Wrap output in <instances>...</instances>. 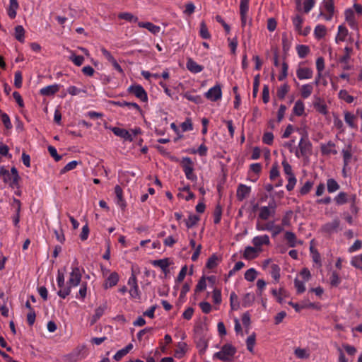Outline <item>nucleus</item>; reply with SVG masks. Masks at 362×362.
Wrapping results in <instances>:
<instances>
[{"instance_id": "f257e3e1", "label": "nucleus", "mask_w": 362, "mask_h": 362, "mask_svg": "<svg viewBox=\"0 0 362 362\" xmlns=\"http://www.w3.org/2000/svg\"><path fill=\"white\" fill-rule=\"evenodd\" d=\"M81 270L78 267H72V270L69 275V279L66 282V287L63 289H59L57 292V295L64 299L66 298L71 291V288L78 286L81 281Z\"/></svg>"}, {"instance_id": "f03ea898", "label": "nucleus", "mask_w": 362, "mask_h": 362, "mask_svg": "<svg viewBox=\"0 0 362 362\" xmlns=\"http://www.w3.org/2000/svg\"><path fill=\"white\" fill-rule=\"evenodd\" d=\"M237 350L235 346L230 344H226L222 347L220 351L216 352L214 354V358H216L222 361H230L235 356Z\"/></svg>"}, {"instance_id": "7ed1b4c3", "label": "nucleus", "mask_w": 362, "mask_h": 362, "mask_svg": "<svg viewBox=\"0 0 362 362\" xmlns=\"http://www.w3.org/2000/svg\"><path fill=\"white\" fill-rule=\"evenodd\" d=\"M180 165L186 176V178L192 182H196L197 180V176L194 173V162L189 157L182 158Z\"/></svg>"}, {"instance_id": "20e7f679", "label": "nucleus", "mask_w": 362, "mask_h": 362, "mask_svg": "<svg viewBox=\"0 0 362 362\" xmlns=\"http://www.w3.org/2000/svg\"><path fill=\"white\" fill-rule=\"evenodd\" d=\"M276 207V205L274 200L269 202L268 206H261L259 209L258 218L264 221L267 220L270 216L274 215Z\"/></svg>"}, {"instance_id": "39448f33", "label": "nucleus", "mask_w": 362, "mask_h": 362, "mask_svg": "<svg viewBox=\"0 0 362 362\" xmlns=\"http://www.w3.org/2000/svg\"><path fill=\"white\" fill-rule=\"evenodd\" d=\"M298 148L295 151L296 157H307L310 154L311 144L308 140L302 138L299 142Z\"/></svg>"}, {"instance_id": "423d86ee", "label": "nucleus", "mask_w": 362, "mask_h": 362, "mask_svg": "<svg viewBox=\"0 0 362 362\" xmlns=\"http://www.w3.org/2000/svg\"><path fill=\"white\" fill-rule=\"evenodd\" d=\"M322 6L327 13H324L322 11L318 13L319 16H322L326 21L332 20L334 13V0H324Z\"/></svg>"}, {"instance_id": "0eeeda50", "label": "nucleus", "mask_w": 362, "mask_h": 362, "mask_svg": "<svg viewBox=\"0 0 362 362\" xmlns=\"http://www.w3.org/2000/svg\"><path fill=\"white\" fill-rule=\"evenodd\" d=\"M128 92L134 94L137 98L140 99L142 102L148 100V95L145 89L139 84L132 85L128 88Z\"/></svg>"}, {"instance_id": "6e6552de", "label": "nucleus", "mask_w": 362, "mask_h": 362, "mask_svg": "<svg viewBox=\"0 0 362 362\" xmlns=\"http://www.w3.org/2000/svg\"><path fill=\"white\" fill-rule=\"evenodd\" d=\"M205 97L213 102H216L220 100L222 97V91L221 86L217 84L214 87L209 89L207 92L205 93Z\"/></svg>"}, {"instance_id": "1a4fd4ad", "label": "nucleus", "mask_w": 362, "mask_h": 362, "mask_svg": "<svg viewBox=\"0 0 362 362\" xmlns=\"http://www.w3.org/2000/svg\"><path fill=\"white\" fill-rule=\"evenodd\" d=\"M252 192V188L244 184H239L236 190V197L240 202L247 198Z\"/></svg>"}, {"instance_id": "9d476101", "label": "nucleus", "mask_w": 362, "mask_h": 362, "mask_svg": "<svg viewBox=\"0 0 362 362\" xmlns=\"http://www.w3.org/2000/svg\"><path fill=\"white\" fill-rule=\"evenodd\" d=\"M284 239L288 245L291 247H295L298 245L303 244V242L298 240L296 234L291 231H286L284 234Z\"/></svg>"}, {"instance_id": "9b49d317", "label": "nucleus", "mask_w": 362, "mask_h": 362, "mask_svg": "<svg viewBox=\"0 0 362 362\" xmlns=\"http://www.w3.org/2000/svg\"><path fill=\"white\" fill-rule=\"evenodd\" d=\"M252 243L256 248L261 249L263 245L270 244L269 237L267 235H257L252 238Z\"/></svg>"}, {"instance_id": "f8f14e48", "label": "nucleus", "mask_w": 362, "mask_h": 362, "mask_svg": "<svg viewBox=\"0 0 362 362\" xmlns=\"http://www.w3.org/2000/svg\"><path fill=\"white\" fill-rule=\"evenodd\" d=\"M115 193L116 195V204L124 209L127 206V203L123 196V190L119 185H117L115 187Z\"/></svg>"}, {"instance_id": "ddd939ff", "label": "nucleus", "mask_w": 362, "mask_h": 362, "mask_svg": "<svg viewBox=\"0 0 362 362\" xmlns=\"http://www.w3.org/2000/svg\"><path fill=\"white\" fill-rule=\"evenodd\" d=\"M111 131L116 136L122 138L127 141H132L133 140V138L130 133L125 129L115 127L111 128Z\"/></svg>"}, {"instance_id": "4468645a", "label": "nucleus", "mask_w": 362, "mask_h": 362, "mask_svg": "<svg viewBox=\"0 0 362 362\" xmlns=\"http://www.w3.org/2000/svg\"><path fill=\"white\" fill-rule=\"evenodd\" d=\"M187 69L192 74H198L203 71L204 66L198 64L192 58H188L186 63Z\"/></svg>"}, {"instance_id": "2eb2a0df", "label": "nucleus", "mask_w": 362, "mask_h": 362, "mask_svg": "<svg viewBox=\"0 0 362 362\" xmlns=\"http://www.w3.org/2000/svg\"><path fill=\"white\" fill-rule=\"evenodd\" d=\"M119 277L117 272H112L109 276L106 279L105 282L103 284V287L105 289L112 288L116 286L119 281Z\"/></svg>"}, {"instance_id": "dca6fc26", "label": "nucleus", "mask_w": 362, "mask_h": 362, "mask_svg": "<svg viewBox=\"0 0 362 362\" xmlns=\"http://www.w3.org/2000/svg\"><path fill=\"white\" fill-rule=\"evenodd\" d=\"M262 251V249H257L255 247L247 246L245 247L243 257L246 259H252L257 257L259 252Z\"/></svg>"}, {"instance_id": "f3484780", "label": "nucleus", "mask_w": 362, "mask_h": 362, "mask_svg": "<svg viewBox=\"0 0 362 362\" xmlns=\"http://www.w3.org/2000/svg\"><path fill=\"white\" fill-rule=\"evenodd\" d=\"M138 25L140 28H144L147 29L149 32H151L153 35L158 34L160 31V27L151 22H139Z\"/></svg>"}, {"instance_id": "a211bd4d", "label": "nucleus", "mask_w": 362, "mask_h": 362, "mask_svg": "<svg viewBox=\"0 0 362 362\" xmlns=\"http://www.w3.org/2000/svg\"><path fill=\"white\" fill-rule=\"evenodd\" d=\"M59 90V86L57 84L49 85L40 89V94L45 96L53 95Z\"/></svg>"}, {"instance_id": "6ab92c4d", "label": "nucleus", "mask_w": 362, "mask_h": 362, "mask_svg": "<svg viewBox=\"0 0 362 362\" xmlns=\"http://www.w3.org/2000/svg\"><path fill=\"white\" fill-rule=\"evenodd\" d=\"M19 8V4L17 0H9V6L7 8V14L11 19H13L16 16V11Z\"/></svg>"}, {"instance_id": "aec40b11", "label": "nucleus", "mask_w": 362, "mask_h": 362, "mask_svg": "<svg viewBox=\"0 0 362 362\" xmlns=\"http://www.w3.org/2000/svg\"><path fill=\"white\" fill-rule=\"evenodd\" d=\"M113 103H114V105L119 106V107H127L129 110H135L139 112H141V109L140 106L136 103H130V102H127L124 100H121V101L113 102Z\"/></svg>"}, {"instance_id": "412c9836", "label": "nucleus", "mask_w": 362, "mask_h": 362, "mask_svg": "<svg viewBox=\"0 0 362 362\" xmlns=\"http://www.w3.org/2000/svg\"><path fill=\"white\" fill-rule=\"evenodd\" d=\"M335 147V144L332 141L327 142V144H321L320 148L322 155H329L331 153L335 155L337 153V150L332 148Z\"/></svg>"}, {"instance_id": "4be33fe9", "label": "nucleus", "mask_w": 362, "mask_h": 362, "mask_svg": "<svg viewBox=\"0 0 362 362\" xmlns=\"http://www.w3.org/2000/svg\"><path fill=\"white\" fill-rule=\"evenodd\" d=\"M297 76L299 79H309L312 78L313 71L307 67H300L296 72Z\"/></svg>"}, {"instance_id": "5701e85b", "label": "nucleus", "mask_w": 362, "mask_h": 362, "mask_svg": "<svg viewBox=\"0 0 362 362\" xmlns=\"http://www.w3.org/2000/svg\"><path fill=\"white\" fill-rule=\"evenodd\" d=\"M151 264L154 267H160L165 274L168 272L170 262L168 258L153 260Z\"/></svg>"}, {"instance_id": "b1692460", "label": "nucleus", "mask_w": 362, "mask_h": 362, "mask_svg": "<svg viewBox=\"0 0 362 362\" xmlns=\"http://www.w3.org/2000/svg\"><path fill=\"white\" fill-rule=\"evenodd\" d=\"M281 269L278 264H272L269 267V274L274 279L275 283H278L280 279Z\"/></svg>"}, {"instance_id": "393cba45", "label": "nucleus", "mask_w": 362, "mask_h": 362, "mask_svg": "<svg viewBox=\"0 0 362 362\" xmlns=\"http://www.w3.org/2000/svg\"><path fill=\"white\" fill-rule=\"evenodd\" d=\"M340 221L338 219L331 223H327L322 227V231L331 233L339 226Z\"/></svg>"}, {"instance_id": "a878e982", "label": "nucleus", "mask_w": 362, "mask_h": 362, "mask_svg": "<svg viewBox=\"0 0 362 362\" xmlns=\"http://www.w3.org/2000/svg\"><path fill=\"white\" fill-rule=\"evenodd\" d=\"M348 34V29L344 25H340L338 27V33L335 38L336 42L338 43L339 41H344Z\"/></svg>"}, {"instance_id": "bb28decb", "label": "nucleus", "mask_w": 362, "mask_h": 362, "mask_svg": "<svg viewBox=\"0 0 362 362\" xmlns=\"http://www.w3.org/2000/svg\"><path fill=\"white\" fill-rule=\"evenodd\" d=\"M107 306L106 303H103L95 310V314L93 315L92 321L93 323L98 320L105 313Z\"/></svg>"}, {"instance_id": "cd10ccee", "label": "nucleus", "mask_w": 362, "mask_h": 362, "mask_svg": "<svg viewBox=\"0 0 362 362\" xmlns=\"http://www.w3.org/2000/svg\"><path fill=\"white\" fill-rule=\"evenodd\" d=\"M356 116L351 112L346 111L344 112V120L346 123L353 129H357V125L354 123V119H356Z\"/></svg>"}, {"instance_id": "c85d7f7f", "label": "nucleus", "mask_w": 362, "mask_h": 362, "mask_svg": "<svg viewBox=\"0 0 362 362\" xmlns=\"http://www.w3.org/2000/svg\"><path fill=\"white\" fill-rule=\"evenodd\" d=\"M183 97L189 101L193 102L195 104H200L202 103V98L199 95H194L191 92H185Z\"/></svg>"}, {"instance_id": "c756f323", "label": "nucleus", "mask_w": 362, "mask_h": 362, "mask_svg": "<svg viewBox=\"0 0 362 362\" xmlns=\"http://www.w3.org/2000/svg\"><path fill=\"white\" fill-rule=\"evenodd\" d=\"M351 147V144H349L347 146V149L342 150L344 164L345 165H349V163L351 162V160L352 159Z\"/></svg>"}, {"instance_id": "7c9ffc66", "label": "nucleus", "mask_w": 362, "mask_h": 362, "mask_svg": "<svg viewBox=\"0 0 362 362\" xmlns=\"http://www.w3.org/2000/svg\"><path fill=\"white\" fill-rule=\"evenodd\" d=\"M66 91L69 94H70L71 95H73V96L78 95L81 93H83V94L87 93V90L86 88H79L74 86H71L68 87L66 89Z\"/></svg>"}, {"instance_id": "2f4dec72", "label": "nucleus", "mask_w": 362, "mask_h": 362, "mask_svg": "<svg viewBox=\"0 0 362 362\" xmlns=\"http://www.w3.org/2000/svg\"><path fill=\"white\" fill-rule=\"evenodd\" d=\"M25 30L22 25L15 27V37L20 42H24Z\"/></svg>"}, {"instance_id": "473e14b6", "label": "nucleus", "mask_w": 362, "mask_h": 362, "mask_svg": "<svg viewBox=\"0 0 362 362\" xmlns=\"http://www.w3.org/2000/svg\"><path fill=\"white\" fill-rule=\"evenodd\" d=\"M230 305L233 310H238L240 308L238 297L234 292H232L230 295Z\"/></svg>"}, {"instance_id": "72a5a7b5", "label": "nucleus", "mask_w": 362, "mask_h": 362, "mask_svg": "<svg viewBox=\"0 0 362 362\" xmlns=\"http://www.w3.org/2000/svg\"><path fill=\"white\" fill-rule=\"evenodd\" d=\"M10 174L12 175V181L10 183V186L12 187H16L20 180L17 169L15 167H12Z\"/></svg>"}, {"instance_id": "f704fd0d", "label": "nucleus", "mask_w": 362, "mask_h": 362, "mask_svg": "<svg viewBox=\"0 0 362 362\" xmlns=\"http://www.w3.org/2000/svg\"><path fill=\"white\" fill-rule=\"evenodd\" d=\"M327 191L329 193L334 192L339 189V185L334 178H329L327 182Z\"/></svg>"}, {"instance_id": "c9c22d12", "label": "nucleus", "mask_w": 362, "mask_h": 362, "mask_svg": "<svg viewBox=\"0 0 362 362\" xmlns=\"http://www.w3.org/2000/svg\"><path fill=\"white\" fill-rule=\"evenodd\" d=\"M199 221V217L195 214H190L187 220H185V224L187 228L194 227L197 222Z\"/></svg>"}, {"instance_id": "e433bc0d", "label": "nucleus", "mask_w": 362, "mask_h": 362, "mask_svg": "<svg viewBox=\"0 0 362 362\" xmlns=\"http://www.w3.org/2000/svg\"><path fill=\"white\" fill-rule=\"evenodd\" d=\"M347 194L344 192H340L334 199L337 205H343L348 202Z\"/></svg>"}, {"instance_id": "4c0bfd02", "label": "nucleus", "mask_w": 362, "mask_h": 362, "mask_svg": "<svg viewBox=\"0 0 362 362\" xmlns=\"http://www.w3.org/2000/svg\"><path fill=\"white\" fill-rule=\"evenodd\" d=\"M274 222V221H268L265 223H260L259 222H257L256 223V229L259 231H270L272 228Z\"/></svg>"}, {"instance_id": "58836bf2", "label": "nucleus", "mask_w": 362, "mask_h": 362, "mask_svg": "<svg viewBox=\"0 0 362 362\" xmlns=\"http://www.w3.org/2000/svg\"><path fill=\"white\" fill-rule=\"evenodd\" d=\"M199 35L203 39H210L211 34L209 32L208 28L205 22L202 21L200 23Z\"/></svg>"}, {"instance_id": "ea45409f", "label": "nucleus", "mask_w": 362, "mask_h": 362, "mask_svg": "<svg viewBox=\"0 0 362 362\" xmlns=\"http://www.w3.org/2000/svg\"><path fill=\"white\" fill-rule=\"evenodd\" d=\"M218 257L214 254L208 259L206 267L209 269H212L218 265Z\"/></svg>"}, {"instance_id": "a19ab883", "label": "nucleus", "mask_w": 362, "mask_h": 362, "mask_svg": "<svg viewBox=\"0 0 362 362\" xmlns=\"http://www.w3.org/2000/svg\"><path fill=\"white\" fill-rule=\"evenodd\" d=\"M87 294V283L83 282L81 284L78 293L76 294V298L82 300L86 297Z\"/></svg>"}, {"instance_id": "79ce46f5", "label": "nucleus", "mask_w": 362, "mask_h": 362, "mask_svg": "<svg viewBox=\"0 0 362 362\" xmlns=\"http://www.w3.org/2000/svg\"><path fill=\"white\" fill-rule=\"evenodd\" d=\"M254 301V295L250 293H246L242 300V305L244 308H247L252 305Z\"/></svg>"}, {"instance_id": "37998d69", "label": "nucleus", "mask_w": 362, "mask_h": 362, "mask_svg": "<svg viewBox=\"0 0 362 362\" xmlns=\"http://www.w3.org/2000/svg\"><path fill=\"white\" fill-rule=\"evenodd\" d=\"M288 90H289V86L287 84H284V85L281 86L278 88L277 92H276L277 97L281 100L284 99V98H285L286 93L288 92Z\"/></svg>"}, {"instance_id": "c03bdc74", "label": "nucleus", "mask_w": 362, "mask_h": 362, "mask_svg": "<svg viewBox=\"0 0 362 362\" xmlns=\"http://www.w3.org/2000/svg\"><path fill=\"white\" fill-rule=\"evenodd\" d=\"M339 98L347 103H351L354 101V97L350 95L346 90H341L339 93Z\"/></svg>"}, {"instance_id": "a18cd8bd", "label": "nucleus", "mask_w": 362, "mask_h": 362, "mask_svg": "<svg viewBox=\"0 0 362 362\" xmlns=\"http://www.w3.org/2000/svg\"><path fill=\"white\" fill-rule=\"evenodd\" d=\"M293 110L295 115L298 116H301L304 112V105L303 102L300 100H298L296 103Z\"/></svg>"}, {"instance_id": "49530a36", "label": "nucleus", "mask_w": 362, "mask_h": 362, "mask_svg": "<svg viewBox=\"0 0 362 362\" xmlns=\"http://www.w3.org/2000/svg\"><path fill=\"white\" fill-rule=\"evenodd\" d=\"M313 91V86L310 84L303 85L301 88V96L303 98H308Z\"/></svg>"}, {"instance_id": "de8ad7c7", "label": "nucleus", "mask_w": 362, "mask_h": 362, "mask_svg": "<svg viewBox=\"0 0 362 362\" xmlns=\"http://www.w3.org/2000/svg\"><path fill=\"white\" fill-rule=\"evenodd\" d=\"M257 277V271L254 268L247 269L245 273V279L248 281H253Z\"/></svg>"}, {"instance_id": "09e8293b", "label": "nucleus", "mask_w": 362, "mask_h": 362, "mask_svg": "<svg viewBox=\"0 0 362 362\" xmlns=\"http://www.w3.org/2000/svg\"><path fill=\"white\" fill-rule=\"evenodd\" d=\"M303 22V18L300 16H298V15H297L296 16H295L293 18V26L295 28V30L298 33H300V30H301V28H302Z\"/></svg>"}, {"instance_id": "8fccbe9b", "label": "nucleus", "mask_w": 362, "mask_h": 362, "mask_svg": "<svg viewBox=\"0 0 362 362\" xmlns=\"http://www.w3.org/2000/svg\"><path fill=\"white\" fill-rule=\"evenodd\" d=\"M352 266L362 270V255L354 256L351 262Z\"/></svg>"}, {"instance_id": "3c124183", "label": "nucleus", "mask_w": 362, "mask_h": 362, "mask_svg": "<svg viewBox=\"0 0 362 362\" xmlns=\"http://www.w3.org/2000/svg\"><path fill=\"white\" fill-rule=\"evenodd\" d=\"M341 282L339 274L336 271L332 272L330 277V285L332 287H337Z\"/></svg>"}, {"instance_id": "603ef678", "label": "nucleus", "mask_w": 362, "mask_h": 362, "mask_svg": "<svg viewBox=\"0 0 362 362\" xmlns=\"http://www.w3.org/2000/svg\"><path fill=\"white\" fill-rule=\"evenodd\" d=\"M293 215V212L291 211H287L286 214L283 216L281 219V226L287 227L291 224V219Z\"/></svg>"}, {"instance_id": "864d4df0", "label": "nucleus", "mask_w": 362, "mask_h": 362, "mask_svg": "<svg viewBox=\"0 0 362 362\" xmlns=\"http://www.w3.org/2000/svg\"><path fill=\"white\" fill-rule=\"evenodd\" d=\"M118 17L120 19H123L129 22H136L138 20L136 17L134 16L132 13L127 12L120 13Z\"/></svg>"}, {"instance_id": "5fc2aeb1", "label": "nucleus", "mask_w": 362, "mask_h": 362, "mask_svg": "<svg viewBox=\"0 0 362 362\" xmlns=\"http://www.w3.org/2000/svg\"><path fill=\"white\" fill-rule=\"evenodd\" d=\"M296 49H297L298 54L299 57H300V58L305 57L309 52L308 47L306 45H298L296 47Z\"/></svg>"}, {"instance_id": "6e6d98bb", "label": "nucleus", "mask_w": 362, "mask_h": 362, "mask_svg": "<svg viewBox=\"0 0 362 362\" xmlns=\"http://www.w3.org/2000/svg\"><path fill=\"white\" fill-rule=\"evenodd\" d=\"M332 115H333V117H334V126L340 131V132H344V124H343L341 119H340L339 118V116L337 114L332 112Z\"/></svg>"}, {"instance_id": "4d7b16f0", "label": "nucleus", "mask_w": 362, "mask_h": 362, "mask_svg": "<svg viewBox=\"0 0 362 362\" xmlns=\"http://www.w3.org/2000/svg\"><path fill=\"white\" fill-rule=\"evenodd\" d=\"M250 0H240V14H247L249 11Z\"/></svg>"}, {"instance_id": "13d9d810", "label": "nucleus", "mask_w": 362, "mask_h": 362, "mask_svg": "<svg viewBox=\"0 0 362 362\" xmlns=\"http://www.w3.org/2000/svg\"><path fill=\"white\" fill-rule=\"evenodd\" d=\"M57 282L58 286L60 289L64 288L66 287V284L64 282V274L63 272L58 270L57 276Z\"/></svg>"}, {"instance_id": "bf43d9fd", "label": "nucleus", "mask_w": 362, "mask_h": 362, "mask_svg": "<svg viewBox=\"0 0 362 362\" xmlns=\"http://www.w3.org/2000/svg\"><path fill=\"white\" fill-rule=\"evenodd\" d=\"M78 162L76 161V160H72L69 163H68L62 170H61V173L63 174V173H65L68 171H70L71 170H74L76 168V166L78 165Z\"/></svg>"}, {"instance_id": "052dcab7", "label": "nucleus", "mask_w": 362, "mask_h": 362, "mask_svg": "<svg viewBox=\"0 0 362 362\" xmlns=\"http://www.w3.org/2000/svg\"><path fill=\"white\" fill-rule=\"evenodd\" d=\"M23 84V77L21 71H18L15 72L14 75V86L17 88H20L22 87Z\"/></svg>"}, {"instance_id": "680f3d73", "label": "nucleus", "mask_w": 362, "mask_h": 362, "mask_svg": "<svg viewBox=\"0 0 362 362\" xmlns=\"http://www.w3.org/2000/svg\"><path fill=\"white\" fill-rule=\"evenodd\" d=\"M129 293L131 297L134 299L139 300L141 298V292L138 285L134 287L130 288Z\"/></svg>"}, {"instance_id": "e2e57ef3", "label": "nucleus", "mask_w": 362, "mask_h": 362, "mask_svg": "<svg viewBox=\"0 0 362 362\" xmlns=\"http://www.w3.org/2000/svg\"><path fill=\"white\" fill-rule=\"evenodd\" d=\"M222 210L220 206H217L214 212V223L218 224L221 219Z\"/></svg>"}, {"instance_id": "0e129e2a", "label": "nucleus", "mask_w": 362, "mask_h": 362, "mask_svg": "<svg viewBox=\"0 0 362 362\" xmlns=\"http://www.w3.org/2000/svg\"><path fill=\"white\" fill-rule=\"evenodd\" d=\"M303 281H300L298 278L294 280V286L298 293H301L305 291V287Z\"/></svg>"}, {"instance_id": "69168bd1", "label": "nucleus", "mask_w": 362, "mask_h": 362, "mask_svg": "<svg viewBox=\"0 0 362 362\" xmlns=\"http://www.w3.org/2000/svg\"><path fill=\"white\" fill-rule=\"evenodd\" d=\"M70 59L71 62L78 66H80L84 61V58L83 56L76 55L75 54H72L70 57Z\"/></svg>"}, {"instance_id": "338daca9", "label": "nucleus", "mask_w": 362, "mask_h": 362, "mask_svg": "<svg viewBox=\"0 0 362 362\" xmlns=\"http://www.w3.org/2000/svg\"><path fill=\"white\" fill-rule=\"evenodd\" d=\"M255 344V336L254 334L249 336L246 340L247 349L250 352L253 351Z\"/></svg>"}, {"instance_id": "774afa93", "label": "nucleus", "mask_w": 362, "mask_h": 362, "mask_svg": "<svg viewBox=\"0 0 362 362\" xmlns=\"http://www.w3.org/2000/svg\"><path fill=\"white\" fill-rule=\"evenodd\" d=\"M274 141V134L272 132H265L262 136V141L265 144L271 145Z\"/></svg>"}]
</instances>
